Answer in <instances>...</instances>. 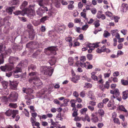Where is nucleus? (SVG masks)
Here are the masks:
<instances>
[{"mask_svg":"<svg viewBox=\"0 0 128 128\" xmlns=\"http://www.w3.org/2000/svg\"><path fill=\"white\" fill-rule=\"evenodd\" d=\"M20 66H21V64H20L17 66V67H16V69L14 71L15 72H16L18 73L19 72H20L21 71V67H19Z\"/></svg>","mask_w":128,"mask_h":128,"instance_id":"79ce46f5","label":"nucleus"},{"mask_svg":"<svg viewBox=\"0 0 128 128\" xmlns=\"http://www.w3.org/2000/svg\"><path fill=\"white\" fill-rule=\"evenodd\" d=\"M70 102L71 104V106L73 108H76V107L75 103L76 102V100L74 99H72L71 100Z\"/></svg>","mask_w":128,"mask_h":128,"instance_id":"72a5a7b5","label":"nucleus"},{"mask_svg":"<svg viewBox=\"0 0 128 128\" xmlns=\"http://www.w3.org/2000/svg\"><path fill=\"white\" fill-rule=\"evenodd\" d=\"M90 11L92 14H95L97 12V10L95 8L91 9Z\"/></svg>","mask_w":128,"mask_h":128,"instance_id":"e2e57ef3","label":"nucleus"},{"mask_svg":"<svg viewBox=\"0 0 128 128\" xmlns=\"http://www.w3.org/2000/svg\"><path fill=\"white\" fill-rule=\"evenodd\" d=\"M70 101V100L68 99H64V104H61V106H67L68 104V102H69Z\"/></svg>","mask_w":128,"mask_h":128,"instance_id":"5fc2aeb1","label":"nucleus"},{"mask_svg":"<svg viewBox=\"0 0 128 128\" xmlns=\"http://www.w3.org/2000/svg\"><path fill=\"white\" fill-rule=\"evenodd\" d=\"M79 79V77L78 76H76V78H73L71 79V80L74 83H77L78 82V80Z\"/></svg>","mask_w":128,"mask_h":128,"instance_id":"a19ab883","label":"nucleus"},{"mask_svg":"<svg viewBox=\"0 0 128 128\" xmlns=\"http://www.w3.org/2000/svg\"><path fill=\"white\" fill-rule=\"evenodd\" d=\"M118 31L117 29H116L111 30V33L112 36H114L118 32Z\"/></svg>","mask_w":128,"mask_h":128,"instance_id":"ea45409f","label":"nucleus"},{"mask_svg":"<svg viewBox=\"0 0 128 128\" xmlns=\"http://www.w3.org/2000/svg\"><path fill=\"white\" fill-rule=\"evenodd\" d=\"M75 30L78 33H80L81 32L80 31L81 30V28L79 27H77L76 26L74 27Z\"/></svg>","mask_w":128,"mask_h":128,"instance_id":"680f3d73","label":"nucleus"},{"mask_svg":"<svg viewBox=\"0 0 128 128\" xmlns=\"http://www.w3.org/2000/svg\"><path fill=\"white\" fill-rule=\"evenodd\" d=\"M35 34L36 33L35 32L32 31L30 32L29 34V38L31 40H33Z\"/></svg>","mask_w":128,"mask_h":128,"instance_id":"a878e982","label":"nucleus"},{"mask_svg":"<svg viewBox=\"0 0 128 128\" xmlns=\"http://www.w3.org/2000/svg\"><path fill=\"white\" fill-rule=\"evenodd\" d=\"M121 82L122 84L124 86H126L128 85V80L122 79L121 80Z\"/></svg>","mask_w":128,"mask_h":128,"instance_id":"58836bf2","label":"nucleus"},{"mask_svg":"<svg viewBox=\"0 0 128 128\" xmlns=\"http://www.w3.org/2000/svg\"><path fill=\"white\" fill-rule=\"evenodd\" d=\"M97 113V115L99 114V115L101 117V120H102V117L104 116V110L102 109H100L98 110V112Z\"/></svg>","mask_w":128,"mask_h":128,"instance_id":"cd10ccee","label":"nucleus"},{"mask_svg":"<svg viewBox=\"0 0 128 128\" xmlns=\"http://www.w3.org/2000/svg\"><path fill=\"white\" fill-rule=\"evenodd\" d=\"M18 57L10 56L9 59L10 63L6 64L5 66H1L0 67V69L2 71L5 72L11 70L14 68V64L15 62L18 61Z\"/></svg>","mask_w":128,"mask_h":128,"instance_id":"f257e3e1","label":"nucleus"},{"mask_svg":"<svg viewBox=\"0 0 128 128\" xmlns=\"http://www.w3.org/2000/svg\"><path fill=\"white\" fill-rule=\"evenodd\" d=\"M28 39L27 38L26 35H25L24 34L21 36V42L22 43H25L28 41Z\"/></svg>","mask_w":128,"mask_h":128,"instance_id":"aec40b11","label":"nucleus"},{"mask_svg":"<svg viewBox=\"0 0 128 128\" xmlns=\"http://www.w3.org/2000/svg\"><path fill=\"white\" fill-rule=\"evenodd\" d=\"M40 52L39 50H37L36 52L34 53L33 55V56L34 58H36L40 54Z\"/></svg>","mask_w":128,"mask_h":128,"instance_id":"6e6d98bb","label":"nucleus"},{"mask_svg":"<svg viewBox=\"0 0 128 128\" xmlns=\"http://www.w3.org/2000/svg\"><path fill=\"white\" fill-rule=\"evenodd\" d=\"M100 20L96 19V20L94 23L93 24L94 25L95 27L97 28L100 26V24L99 23Z\"/></svg>","mask_w":128,"mask_h":128,"instance_id":"f704fd0d","label":"nucleus"},{"mask_svg":"<svg viewBox=\"0 0 128 128\" xmlns=\"http://www.w3.org/2000/svg\"><path fill=\"white\" fill-rule=\"evenodd\" d=\"M34 96L32 95V94H29L28 95H27V96H26L25 98V99H30L31 100L32 99H33L34 98Z\"/></svg>","mask_w":128,"mask_h":128,"instance_id":"a18cd8bd","label":"nucleus"},{"mask_svg":"<svg viewBox=\"0 0 128 128\" xmlns=\"http://www.w3.org/2000/svg\"><path fill=\"white\" fill-rule=\"evenodd\" d=\"M108 73H106L104 74V76L105 78H108L109 77L110 74V70H108Z\"/></svg>","mask_w":128,"mask_h":128,"instance_id":"4d7b16f0","label":"nucleus"},{"mask_svg":"<svg viewBox=\"0 0 128 128\" xmlns=\"http://www.w3.org/2000/svg\"><path fill=\"white\" fill-rule=\"evenodd\" d=\"M98 108H102L104 107V104L102 102H100L97 105Z\"/></svg>","mask_w":128,"mask_h":128,"instance_id":"69168bd1","label":"nucleus"},{"mask_svg":"<svg viewBox=\"0 0 128 128\" xmlns=\"http://www.w3.org/2000/svg\"><path fill=\"white\" fill-rule=\"evenodd\" d=\"M2 84L4 88L5 89L7 88L9 84L8 82L5 81H3L2 82Z\"/></svg>","mask_w":128,"mask_h":128,"instance_id":"7c9ffc66","label":"nucleus"},{"mask_svg":"<svg viewBox=\"0 0 128 128\" xmlns=\"http://www.w3.org/2000/svg\"><path fill=\"white\" fill-rule=\"evenodd\" d=\"M118 109L121 111H123L126 112H127V110L125 109L124 107L122 106H120L118 107Z\"/></svg>","mask_w":128,"mask_h":128,"instance_id":"37998d69","label":"nucleus"},{"mask_svg":"<svg viewBox=\"0 0 128 128\" xmlns=\"http://www.w3.org/2000/svg\"><path fill=\"white\" fill-rule=\"evenodd\" d=\"M76 66L78 67H81L82 68L84 67L86 68L87 65H86V63H82L80 61L78 60L76 61Z\"/></svg>","mask_w":128,"mask_h":128,"instance_id":"a211bd4d","label":"nucleus"},{"mask_svg":"<svg viewBox=\"0 0 128 128\" xmlns=\"http://www.w3.org/2000/svg\"><path fill=\"white\" fill-rule=\"evenodd\" d=\"M25 14H28L31 16H34L35 15V12L32 9L30 8L25 9Z\"/></svg>","mask_w":128,"mask_h":128,"instance_id":"f8f14e48","label":"nucleus"},{"mask_svg":"<svg viewBox=\"0 0 128 128\" xmlns=\"http://www.w3.org/2000/svg\"><path fill=\"white\" fill-rule=\"evenodd\" d=\"M38 116L39 117L40 119H41L42 118V119L45 120L47 118V116L46 115L44 114L42 116L38 115Z\"/></svg>","mask_w":128,"mask_h":128,"instance_id":"0e129e2a","label":"nucleus"},{"mask_svg":"<svg viewBox=\"0 0 128 128\" xmlns=\"http://www.w3.org/2000/svg\"><path fill=\"white\" fill-rule=\"evenodd\" d=\"M100 42L96 43L94 44L93 46L90 48L89 50H88V52L89 53H90L92 52L93 50H94L95 48H97L100 45L99 44Z\"/></svg>","mask_w":128,"mask_h":128,"instance_id":"6ab92c4d","label":"nucleus"},{"mask_svg":"<svg viewBox=\"0 0 128 128\" xmlns=\"http://www.w3.org/2000/svg\"><path fill=\"white\" fill-rule=\"evenodd\" d=\"M122 94V98L124 100L126 99L128 97V90H126L124 92H123Z\"/></svg>","mask_w":128,"mask_h":128,"instance_id":"c85d7f7f","label":"nucleus"},{"mask_svg":"<svg viewBox=\"0 0 128 128\" xmlns=\"http://www.w3.org/2000/svg\"><path fill=\"white\" fill-rule=\"evenodd\" d=\"M28 2L26 1H24L22 4L20 8L21 9H24L28 5Z\"/></svg>","mask_w":128,"mask_h":128,"instance_id":"e433bc0d","label":"nucleus"},{"mask_svg":"<svg viewBox=\"0 0 128 128\" xmlns=\"http://www.w3.org/2000/svg\"><path fill=\"white\" fill-rule=\"evenodd\" d=\"M82 120L84 121L86 120L88 122L90 121V118L88 114H85L84 116V118Z\"/></svg>","mask_w":128,"mask_h":128,"instance_id":"603ef678","label":"nucleus"},{"mask_svg":"<svg viewBox=\"0 0 128 128\" xmlns=\"http://www.w3.org/2000/svg\"><path fill=\"white\" fill-rule=\"evenodd\" d=\"M46 3L45 2V0H40L38 2V4L40 6H42V8H44V10L45 11H48V9L46 7H44V4H48V0H46Z\"/></svg>","mask_w":128,"mask_h":128,"instance_id":"9b49d317","label":"nucleus"},{"mask_svg":"<svg viewBox=\"0 0 128 128\" xmlns=\"http://www.w3.org/2000/svg\"><path fill=\"white\" fill-rule=\"evenodd\" d=\"M85 63H86V64H87L88 66H87L86 68H87L88 69H92L93 68V66L92 65L90 64V63L89 62H87Z\"/></svg>","mask_w":128,"mask_h":128,"instance_id":"864d4df0","label":"nucleus"},{"mask_svg":"<svg viewBox=\"0 0 128 128\" xmlns=\"http://www.w3.org/2000/svg\"><path fill=\"white\" fill-rule=\"evenodd\" d=\"M92 78L95 81H98V83L99 84H102L104 82L102 78V76L100 75L98 76V78L97 76L94 75H92L91 76Z\"/></svg>","mask_w":128,"mask_h":128,"instance_id":"9d476101","label":"nucleus"},{"mask_svg":"<svg viewBox=\"0 0 128 128\" xmlns=\"http://www.w3.org/2000/svg\"><path fill=\"white\" fill-rule=\"evenodd\" d=\"M56 62V60L54 57L51 58L50 60L49 61V62L51 66H52L55 64Z\"/></svg>","mask_w":128,"mask_h":128,"instance_id":"bb28decb","label":"nucleus"},{"mask_svg":"<svg viewBox=\"0 0 128 128\" xmlns=\"http://www.w3.org/2000/svg\"><path fill=\"white\" fill-rule=\"evenodd\" d=\"M23 92L24 93H26L27 95L32 94L33 93V90L30 88H22Z\"/></svg>","mask_w":128,"mask_h":128,"instance_id":"f3484780","label":"nucleus"},{"mask_svg":"<svg viewBox=\"0 0 128 128\" xmlns=\"http://www.w3.org/2000/svg\"><path fill=\"white\" fill-rule=\"evenodd\" d=\"M26 47L29 48L36 49L38 47V45L36 42L34 41L30 42L26 44Z\"/></svg>","mask_w":128,"mask_h":128,"instance_id":"1a4fd4ad","label":"nucleus"},{"mask_svg":"<svg viewBox=\"0 0 128 128\" xmlns=\"http://www.w3.org/2000/svg\"><path fill=\"white\" fill-rule=\"evenodd\" d=\"M51 68V67L49 66H43L41 68V71L44 73V75L46 76V78H45V79H47L48 76H51L52 75L54 71V68L50 70Z\"/></svg>","mask_w":128,"mask_h":128,"instance_id":"7ed1b4c3","label":"nucleus"},{"mask_svg":"<svg viewBox=\"0 0 128 128\" xmlns=\"http://www.w3.org/2000/svg\"><path fill=\"white\" fill-rule=\"evenodd\" d=\"M88 96L91 100H96L95 97L92 91H89L88 92Z\"/></svg>","mask_w":128,"mask_h":128,"instance_id":"5701e85b","label":"nucleus"},{"mask_svg":"<svg viewBox=\"0 0 128 128\" xmlns=\"http://www.w3.org/2000/svg\"><path fill=\"white\" fill-rule=\"evenodd\" d=\"M17 82L13 81L12 82L10 81V86L11 88L15 90L17 89V86L18 85Z\"/></svg>","mask_w":128,"mask_h":128,"instance_id":"ddd939ff","label":"nucleus"},{"mask_svg":"<svg viewBox=\"0 0 128 128\" xmlns=\"http://www.w3.org/2000/svg\"><path fill=\"white\" fill-rule=\"evenodd\" d=\"M11 3L12 5H16L19 4V0H13L11 1Z\"/></svg>","mask_w":128,"mask_h":128,"instance_id":"09e8293b","label":"nucleus"},{"mask_svg":"<svg viewBox=\"0 0 128 128\" xmlns=\"http://www.w3.org/2000/svg\"><path fill=\"white\" fill-rule=\"evenodd\" d=\"M12 52L10 49H8L6 50L4 53L2 54H0V65L3 64L4 62V55H9Z\"/></svg>","mask_w":128,"mask_h":128,"instance_id":"0eeeda50","label":"nucleus"},{"mask_svg":"<svg viewBox=\"0 0 128 128\" xmlns=\"http://www.w3.org/2000/svg\"><path fill=\"white\" fill-rule=\"evenodd\" d=\"M14 14L16 15H18L20 14L22 15V16H24L25 14V12L24 11L22 10L20 11V10L16 11L14 12Z\"/></svg>","mask_w":128,"mask_h":128,"instance_id":"b1692460","label":"nucleus"},{"mask_svg":"<svg viewBox=\"0 0 128 128\" xmlns=\"http://www.w3.org/2000/svg\"><path fill=\"white\" fill-rule=\"evenodd\" d=\"M36 68V66L33 64H31L28 66V70H35Z\"/></svg>","mask_w":128,"mask_h":128,"instance_id":"c03bdc74","label":"nucleus"},{"mask_svg":"<svg viewBox=\"0 0 128 128\" xmlns=\"http://www.w3.org/2000/svg\"><path fill=\"white\" fill-rule=\"evenodd\" d=\"M48 17L47 16H45L42 17L40 20V21L41 22H44V21L47 20V18Z\"/></svg>","mask_w":128,"mask_h":128,"instance_id":"052dcab7","label":"nucleus"},{"mask_svg":"<svg viewBox=\"0 0 128 128\" xmlns=\"http://www.w3.org/2000/svg\"><path fill=\"white\" fill-rule=\"evenodd\" d=\"M15 9V6L8 7L6 9V12L10 14H12L13 10Z\"/></svg>","mask_w":128,"mask_h":128,"instance_id":"4be33fe9","label":"nucleus"},{"mask_svg":"<svg viewBox=\"0 0 128 128\" xmlns=\"http://www.w3.org/2000/svg\"><path fill=\"white\" fill-rule=\"evenodd\" d=\"M2 100L5 104H8L9 101L8 96L7 97L6 96H3L2 98Z\"/></svg>","mask_w":128,"mask_h":128,"instance_id":"c756f323","label":"nucleus"},{"mask_svg":"<svg viewBox=\"0 0 128 128\" xmlns=\"http://www.w3.org/2000/svg\"><path fill=\"white\" fill-rule=\"evenodd\" d=\"M8 106L10 108H16L17 107V106L16 103H10L8 105Z\"/></svg>","mask_w":128,"mask_h":128,"instance_id":"c9c22d12","label":"nucleus"},{"mask_svg":"<svg viewBox=\"0 0 128 128\" xmlns=\"http://www.w3.org/2000/svg\"><path fill=\"white\" fill-rule=\"evenodd\" d=\"M88 110L87 108H84L80 110V112L82 114H85Z\"/></svg>","mask_w":128,"mask_h":128,"instance_id":"49530a36","label":"nucleus"},{"mask_svg":"<svg viewBox=\"0 0 128 128\" xmlns=\"http://www.w3.org/2000/svg\"><path fill=\"white\" fill-rule=\"evenodd\" d=\"M78 110L76 108H73L72 110L74 112L72 114V116L73 117H76L78 115L77 113Z\"/></svg>","mask_w":128,"mask_h":128,"instance_id":"473e14b6","label":"nucleus"},{"mask_svg":"<svg viewBox=\"0 0 128 128\" xmlns=\"http://www.w3.org/2000/svg\"><path fill=\"white\" fill-rule=\"evenodd\" d=\"M96 17L98 19L101 18L102 20H104L106 19V17L104 14L102 13V11H98L96 14Z\"/></svg>","mask_w":128,"mask_h":128,"instance_id":"dca6fc26","label":"nucleus"},{"mask_svg":"<svg viewBox=\"0 0 128 128\" xmlns=\"http://www.w3.org/2000/svg\"><path fill=\"white\" fill-rule=\"evenodd\" d=\"M85 85L84 86L85 87L89 88H91L92 86V84L89 83H86Z\"/></svg>","mask_w":128,"mask_h":128,"instance_id":"338daca9","label":"nucleus"},{"mask_svg":"<svg viewBox=\"0 0 128 128\" xmlns=\"http://www.w3.org/2000/svg\"><path fill=\"white\" fill-rule=\"evenodd\" d=\"M37 74V73L36 72H32L30 73L29 75L30 76H36ZM29 82L34 84L38 88H40L42 85V83L36 76H35L34 77L30 78L29 79Z\"/></svg>","mask_w":128,"mask_h":128,"instance_id":"f03ea898","label":"nucleus"},{"mask_svg":"<svg viewBox=\"0 0 128 128\" xmlns=\"http://www.w3.org/2000/svg\"><path fill=\"white\" fill-rule=\"evenodd\" d=\"M110 92L111 94H113L111 96V98L112 99L117 98V97H118L120 94L119 90L118 88L115 89L114 90H111Z\"/></svg>","mask_w":128,"mask_h":128,"instance_id":"6e6552de","label":"nucleus"},{"mask_svg":"<svg viewBox=\"0 0 128 128\" xmlns=\"http://www.w3.org/2000/svg\"><path fill=\"white\" fill-rule=\"evenodd\" d=\"M9 101L10 102H14L17 101L18 97V93L15 91L12 92L8 96Z\"/></svg>","mask_w":128,"mask_h":128,"instance_id":"20e7f679","label":"nucleus"},{"mask_svg":"<svg viewBox=\"0 0 128 128\" xmlns=\"http://www.w3.org/2000/svg\"><path fill=\"white\" fill-rule=\"evenodd\" d=\"M51 1L56 7L57 8L60 7V4L58 0H51Z\"/></svg>","mask_w":128,"mask_h":128,"instance_id":"412c9836","label":"nucleus"},{"mask_svg":"<svg viewBox=\"0 0 128 128\" xmlns=\"http://www.w3.org/2000/svg\"><path fill=\"white\" fill-rule=\"evenodd\" d=\"M74 8V6L72 4H70L68 6V9L70 10H73Z\"/></svg>","mask_w":128,"mask_h":128,"instance_id":"de8ad7c7","label":"nucleus"},{"mask_svg":"<svg viewBox=\"0 0 128 128\" xmlns=\"http://www.w3.org/2000/svg\"><path fill=\"white\" fill-rule=\"evenodd\" d=\"M65 39L66 41L70 42L72 40V38L70 36H69L68 37H66Z\"/></svg>","mask_w":128,"mask_h":128,"instance_id":"13d9d810","label":"nucleus"},{"mask_svg":"<svg viewBox=\"0 0 128 128\" xmlns=\"http://www.w3.org/2000/svg\"><path fill=\"white\" fill-rule=\"evenodd\" d=\"M110 35V34L107 31L105 30L104 32L103 36L105 38H107L108 36H109Z\"/></svg>","mask_w":128,"mask_h":128,"instance_id":"3c124183","label":"nucleus"},{"mask_svg":"<svg viewBox=\"0 0 128 128\" xmlns=\"http://www.w3.org/2000/svg\"><path fill=\"white\" fill-rule=\"evenodd\" d=\"M4 50V48L3 45L0 44V53H1Z\"/></svg>","mask_w":128,"mask_h":128,"instance_id":"774afa93","label":"nucleus"},{"mask_svg":"<svg viewBox=\"0 0 128 128\" xmlns=\"http://www.w3.org/2000/svg\"><path fill=\"white\" fill-rule=\"evenodd\" d=\"M106 15L108 17H110L112 16V13L109 11H107L105 12Z\"/></svg>","mask_w":128,"mask_h":128,"instance_id":"bf43d9fd","label":"nucleus"},{"mask_svg":"<svg viewBox=\"0 0 128 128\" xmlns=\"http://www.w3.org/2000/svg\"><path fill=\"white\" fill-rule=\"evenodd\" d=\"M113 121L115 124H118V125H120V122L119 119L118 118H116L113 119Z\"/></svg>","mask_w":128,"mask_h":128,"instance_id":"8fccbe9b","label":"nucleus"},{"mask_svg":"<svg viewBox=\"0 0 128 128\" xmlns=\"http://www.w3.org/2000/svg\"><path fill=\"white\" fill-rule=\"evenodd\" d=\"M57 49L56 46H52L48 47L47 48L46 54L48 55H55L56 54V51Z\"/></svg>","mask_w":128,"mask_h":128,"instance_id":"423d86ee","label":"nucleus"},{"mask_svg":"<svg viewBox=\"0 0 128 128\" xmlns=\"http://www.w3.org/2000/svg\"><path fill=\"white\" fill-rule=\"evenodd\" d=\"M68 63L70 66H72L74 63V59L72 57H70L68 59Z\"/></svg>","mask_w":128,"mask_h":128,"instance_id":"4c0bfd02","label":"nucleus"},{"mask_svg":"<svg viewBox=\"0 0 128 128\" xmlns=\"http://www.w3.org/2000/svg\"><path fill=\"white\" fill-rule=\"evenodd\" d=\"M106 49V46L104 45L101 47L100 49L98 48L96 50L97 52L101 53L102 52H105V50Z\"/></svg>","mask_w":128,"mask_h":128,"instance_id":"393cba45","label":"nucleus"},{"mask_svg":"<svg viewBox=\"0 0 128 128\" xmlns=\"http://www.w3.org/2000/svg\"><path fill=\"white\" fill-rule=\"evenodd\" d=\"M56 10H52L49 11L48 14L50 16H53L56 14Z\"/></svg>","mask_w":128,"mask_h":128,"instance_id":"2f4dec72","label":"nucleus"},{"mask_svg":"<svg viewBox=\"0 0 128 128\" xmlns=\"http://www.w3.org/2000/svg\"><path fill=\"white\" fill-rule=\"evenodd\" d=\"M97 114V112H95L92 114L91 120L92 122H96L98 121V119L97 117L98 116Z\"/></svg>","mask_w":128,"mask_h":128,"instance_id":"2eb2a0df","label":"nucleus"},{"mask_svg":"<svg viewBox=\"0 0 128 128\" xmlns=\"http://www.w3.org/2000/svg\"><path fill=\"white\" fill-rule=\"evenodd\" d=\"M18 113V111L16 110H12L10 109L7 110L5 112V114L8 116H11L14 118L16 114Z\"/></svg>","mask_w":128,"mask_h":128,"instance_id":"39448f33","label":"nucleus"},{"mask_svg":"<svg viewBox=\"0 0 128 128\" xmlns=\"http://www.w3.org/2000/svg\"><path fill=\"white\" fill-rule=\"evenodd\" d=\"M103 84L102 85H100V88L102 90L104 91L105 90L106 88L108 89L110 87V82L108 81H106L104 86H103Z\"/></svg>","mask_w":128,"mask_h":128,"instance_id":"4468645a","label":"nucleus"}]
</instances>
